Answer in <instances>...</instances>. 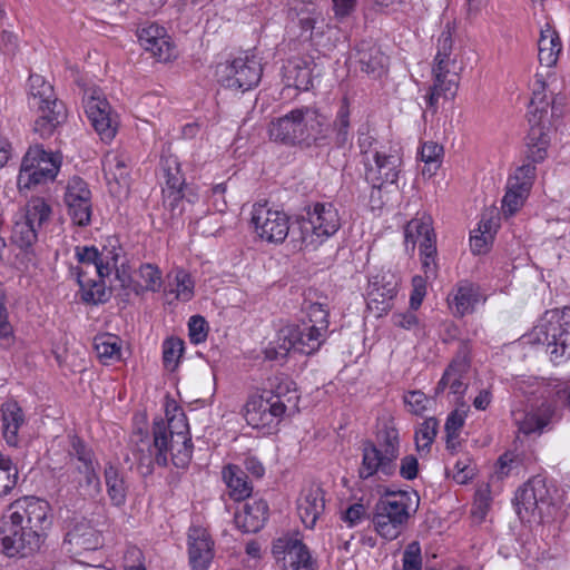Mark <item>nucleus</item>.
Masks as SVG:
<instances>
[{
    "instance_id": "obj_1",
    "label": "nucleus",
    "mask_w": 570,
    "mask_h": 570,
    "mask_svg": "<svg viewBox=\"0 0 570 570\" xmlns=\"http://www.w3.org/2000/svg\"><path fill=\"white\" fill-rule=\"evenodd\" d=\"M193 449L187 417L177 409L167 421L154 420L151 435L138 430L130 438V453L144 476L150 475L156 465L167 466L169 458L176 468H186Z\"/></svg>"
},
{
    "instance_id": "obj_2",
    "label": "nucleus",
    "mask_w": 570,
    "mask_h": 570,
    "mask_svg": "<svg viewBox=\"0 0 570 570\" xmlns=\"http://www.w3.org/2000/svg\"><path fill=\"white\" fill-rule=\"evenodd\" d=\"M294 383L287 377L274 376L268 387L258 395L250 396L244 407L248 425L269 434L276 430L292 399L297 400Z\"/></svg>"
},
{
    "instance_id": "obj_3",
    "label": "nucleus",
    "mask_w": 570,
    "mask_h": 570,
    "mask_svg": "<svg viewBox=\"0 0 570 570\" xmlns=\"http://www.w3.org/2000/svg\"><path fill=\"white\" fill-rule=\"evenodd\" d=\"M528 341L547 346L550 360L560 364L570 358V307L547 311L528 334Z\"/></svg>"
},
{
    "instance_id": "obj_4",
    "label": "nucleus",
    "mask_w": 570,
    "mask_h": 570,
    "mask_svg": "<svg viewBox=\"0 0 570 570\" xmlns=\"http://www.w3.org/2000/svg\"><path fill=\"white\" fill-rule=\"evenodd\" d=\"M341 228V217L332 203H315L307 216L297 220V230L292 229V240L299 248H317Z\"/></svg>"
},
{
    "instance_id": "obj_5",
    "label": "nucleus",
    "mask_w": 570,
    "mask_h": 570,
    "mask_svg": "<svg viewBox=\"0 0 570 570\" xmlns=\"http://www.w3.org/2000/svg\"><path fill=\"white\" fill-rule=\"evenodd\" d=\"M376 443H364L362 451V463L358 468V476L366 480L375 474L385 476L396 471V460L400 454L399 431L385 424L376 436Z\"/></svg>"
},
{
    "instance_id": "obj_6",
    "label": "nucleus",
    "mask_w": 570,
    "mask_h": 570,
    "mask_svg": "<svg viewBox=\"0 0 570 570\" xmlns=\"http://www.w3.org/2000/svg\"><path fill=\"white\" fill-rule=\"evenodd\" d=\"M326 336L306 323L284 326L277 332L276 340L265 348V357L284 361L291 351L311 355L321 348Z\"/></svg>"
},
{
    "instance_id": "obj_7",
    "label": "nucleus",
    "mask_w": 570,
    "mask_h": 570,
    "mask_svg": "<svg viewBox=\"0 0 570 570\" xmlns=\"http://www.w3.org/2000/svg\"><path fill=\"white\" fill-rule=\"evenodd\" d=\"M60 153L47 151L42 145H31L26 153L18 175L19 190H29L52 181L60 169Z\"/></svg>"
},
{
    "instance_id": "obj_8",
    "label": "nucleus",
    "mask_w": 570,
    "mask_h": 570,
    "mask_svg": "<svg viewBox=\"0 0 570 570\" xmlns=\"http://www.w3.org/2000/svg\"><path fill=\"white\" fill-rule=\"evenodd\" d=\"M410 498L407 493H391L381 499L375 507L373 522L377 533L386 539H396L410 518Z\"/></svg>"
},
{
    "instance_id": "obj_9",
    "label": "nucleus",
    "mask_w": 570,
    "mask_h": 570,
    "mask_svg": "<svg viewBox=\"0 0 570 570\" xmlns=\"http://www.w3.org/2000/svg\"><path fill=\"white\" fill-rule=\"evenodd\" d=\"M77 83L83 90L82 102L91 126L102 141L112 140L118 130V120L104 91L96 86L87 87L80 81Z\"/></svg>"
},
{
    "instance_id": "obj_10",
    "label": "nucleus",
    "mask_w": 570,
    "mask_h": 570,
    "mask_svg": "<svg viewBox=\"0 0 570 570\" xmlns=\"http://www.w3.org/2000/svg\"><path fill=\"white\" fill-rule=\"evenodd\" d=\"M104 544L101 533L85 518L73 519L67 527L63 539L66 551L79 563L90 564L87 556Z\"/></svg>"
},
{
    "instance_id": "obj_11",
    "label": "nucleus",
    "mask_w": 570,
    "mask_h": 570,
    "mask_svg": "<svg viewBox=\"0 0 570 570\" xmlns=\"http://www.w3.org/2000/svg\"><path fill=\"white\" fill-rule=\"evenodd\" d=\"M12 509L11 525L30 528L32 531L47 535V531L51 527V508L48 501L36 497H24L17 500Z\"/></svg>"
},
{
    "instance_id": "obj_12",
    "label": "nucleus",
    "mask_w": 570,
    "mask_h": 570,
    "mask_svg": "<svg viewBox=\"0 0 570 570\" xmlns=\"http://www.w3.org/2000/svg\"><path fill=\"white\" fill-rule=\"evenodd\" d=\"M546 86L541 83L540 89L533 91L530 102L529 139L531 142H550L557 140V130L552 127L550 118L556 114V105L547 100Z\"/></svg>"
},
{
    "instance_id": "obj_13",
    "label": "nucleus",
    "mask_w": 570,
    "mask_h": 570,
    "mask_svg": "<svg viewBox=\"0 0 570 570\" xmlns=\"http://www.w3.org/2000/svg\"><path fill=\"white\" fill-rule=\"evenodd\" d=\"M250 222L257 236L267 243L282 244L289 235V217L266 204L253 206Z\"/></svg>"
},
{
    "instance_id": "obj_14",
    "label": "nucleus",
    "mask_w": 570,
    "mask_h": 570,
    "mask_svg": "<svg viewBox=\"0 0 570 570\" xmlns=\"http://www.w3.org/2000/svg\"><path fill=\"white\" fill-rule=\"evenodd\" d=\"M222 82L226 88L247 91L255 87L262 77V66L254 57L245 55L235 58L224 67Z\"/></svg>"
},
{
    "instance_id": "obj_15",
    "label": "nucleus",
    "mask_w": 570,
    "mask_h": 570,
    "mask_svg": "<svg viewBox=\"0 0 570 570\" xmlns=\"http://www.w3.org/2000/svg\"><path fill=\"white\" fill-rule=\"evenodd\" d=\"M65 204L72 223L78 226H88L91 222V191L87 183L78 177H72L66 187Z\"/></svg>"
},
{
    "instance_id": "obj_16",
    "label": "nucleus",
    "mask_w": 570,
    "mask_h": 570,
    "mask_svg": "<svg viewBox=\"0 0 570 570\" xmlns=\"http://www.w3.org/2000/svg\"><path fill=\"white\" fill-rule=\"evenodd\" d=\"M399 287L397 278L391 273H383L373 276L370 279L366 305L367 308L381 317L389 313L393 307V299L396 296Z\"/></svg>"
},
{
    "instance_id": "obj_17",
    "label": "nucleus",
    "mask_w": 570,
    "mask_h": 570,
    "mask_svg": "<svg viewBox=\"0 0 570 570\" xmlns=\"http://www.w3.org/2000/svg\"><path fill=\"white\" fill-rule=\"evenodd\" d=\"M272 551L283 570H313L311 554L298 539L278 538Z\"/></svg>"
},
{
    "instance_id": "obj_18",
    "label": "nucleus",
    "mask_w": 570,
    "mask_h": 570,
    "mask_svg": "<svg viewBox=\"0 0 570 570\" xmlns=\"http://www.w3.org/2000/svg\"><path fill=\"white\" fill-rule=\"evenodd\" d=\"M46 537L30 528L11 525L9 534L1 540L2 550L10 558H28L40 550Z\"/></svg>"
},
{
    "instance_id": "obj_19",
    "label": "nucleus",
    "mask_w": 570,
    "mask_h": 570,
    "mask_svg": "<svg viewBox=\"0 0 570 570\" xmlns=\"http://www.w3.org/2000/svg\"><path fill=\"white\" fill-rule=\"evenodd\" d=\"M456 65L455 57H439L434 58L433 76L434 83L430 87V92L426 96L429 107H434L439 97L448 92L454 94L458 87V73L454 70Z\"/></svg>"
},
{
    "instance_id": "obj_20",
    "label": "nucleus",
    "mask_w": 570,
    "mask_h": 570,
    "mask_svg": "<svg viewBox=\"0 0 570 570\" xmlns=\"http://www.w3.org/2000/svg\"><path fill=\"white\" fill-rule=\"evenodd\" d=\"M215 556L214 541L202 527H193L188 532V559L191 570H208Z\"/></svg>"
},
{
    "instance_id": "obj_21",
    "label": "nucleus",
    "mask_w": 570,
    "mask_h": 570,
    "mask_svg": "<svg viewBox=\"0 0 570 570\" xmlns=\"http://www.w3.org/2000/svg\"><path fill=\"white\" fill-rule=\"evenodd\" d=\"M470 361L464 352L458 353L445 368L441 380L435 387V394L450 389L451 393L462 397L469 386L468 374Z\"/></svg>"
},
{
    "instance_id": "obj_22",
    "label": "nucleus",
    "mask_w": 570,
    "mask_h": 570,
    "mask_svg": "<svg viewBox=\"0 0 570 570\" xmlns=\"http://www.w3.org/2000/svg\"><path fill=\"white\" fill-rule=\"evenodd\" d=\"M317 116V111L312 108L294 109L286 116L272 122L269 127V137L274 142H295L303 134V120L307 115Z\"/></svg>"
},
{
    "instance_id": "obj_23",
    "label": "nucleus",
    "mask_w": 570,
    "mask_h": 570,
    "mask_svg": "<svg viewBox=\"0 0 570 570\" xmlns=\"http://www.w3.org/2000/svg\"><path fill=\"white\" fill-rule=\"evenodd\" d=\"M355 58L361 70L374 79L387 71L389 57L372 41H361L356 46Z\"/></svg>"
},
{
    "instance_id": "obj_24",
    "label": "nucleus",
    "mask_w": 570,
    "mask_h": 570,
    "mask_svg": "<svg viewBox=\"0 0 570 570\" xmlns=\"http://www.w3.org/2000/svg\"><path fill=\"white\" fill-rule=\"evenodd\" d=\"M1 432L9 446L20 444V431L26 425L23 410L16 401H7L1 405Z\"/></svg>"
},
{
    "instance_id": "obj_25",
    "label": "nucleus",
    "mask_w": 570,
    "mask_h": 570,
    "mask_svg": "<svg viewBox=\"0 0 570 570\" xmlns=\"http://www.w3.org/2000/svg\"><path fill=\"white\" fill-rule=\"evenodd\" d=\"M324 510V492L320 487H309L302 491L297 500V512L306 528L312 529Z\"/></svg>"
},
{
    "instance_id": "obj_26",
    "label": "nucleus",
    "mask_w": 570,
    "mask_h": 570,
    "mask_svg": "<svg viewBox=\"0 0 570 570\" xmlns=\"http://www.w3.org/2000/svg\"><path fill=\"white\" fill-rule=\"evenodd\" d=\"M28 102L31 107L46 112L50 107L63 104L56 96L53 86L42 76L31 73L28 81Z\"/></svg>"
},
{
    "instance_id": "obj_27",
    "label": "nucleus",
    "mask_w": 570,
    "mask_h": 570,
    "mask_svg": "<svg viewBox=\"0 0 570 570\" xmlns=\"http://www.w3.org/2000/svg\"><path fill=\"white\" fill-rule=\"evenodd\" d=\"M129 157L118 150L108 151L102 159V170L112 193H120L128 183Z\"/></svg>"
},
{
    "instance_id": "obj_28",
    "label": "nucleus",
    "mask_w": 570,
    "mask_h": 570,
    "mask_svg": "<svg viewBox=\"0 0 570 570\" xmlns=\"http://www.w3.org/2000/svg\"><path fill=\"white\" fill-rule=\"evenodd\" d=\"M268 517V504L259 499L244 504L243 510L235 513V523L246 533L258 532Z\"/></svg>"
},
{
    "instance_id": "obj_29",
    "label": "nucleus",
    "mask_w": 570,
    "mask_h": 570,
    "mask_svg": "<svg viewBox=\"0 0 570 570\" xmlns=\"http://www.w3.org/2000/svg\"><path fill=\"white\" fill-rule=\"evenodd\" d=\"M381 147L380 150L371 153L375 166H371L370 171H376L379 175L377 179H380L382 184H394L399 178L397 168L401 165L400 150H392L391 148L387 150L386 145H382Z\"/></svg>"
},
{
    "instance_id": "obj_30",
    "label": "nucleus",
    "mask_w": 570,
    "mask_h": 570,
    "mask_svg": "<svg viewBox=\"0 0 570 570\" xmlns=\"http://www.w3.org/2000/svg\"><path fill=\"white\" fill-rule=\"evenodd\" d=\"M562 45L558 32L549 23H546L540 30L538 40V58L541 66L551 68L556 66Z\"/></svg>"
},
{
    "instance_id": "obj_31",
    "label": "nucleus",
    "mask_w": 570,
    "mask_h": 570,
    "mask_svg": "<svg viewBox=\"0 0 570 570\" xmlns=\"http://www.w3.org/2000/svg\"><path fill=\"white\" fill-rule=\"evenodd\" d=\"M552 410L550 405H542L533 411L519 412L514 416V422L520 433L524 435L541 434L544 428L550 423Z\"/></svg>"
},
{
    "instance_id": "obj_32",
    "label": "nucleus",
    "mask_w": 570,
    "mask_h": 570,
    "mask_svg": "<svg viewBox=\"0 0 570 570\" xmlns=\"http://www.w3.org/2000/svg\"><path fill=\"white\" fill-rule=\"evenodd\" d=\"M478 289L469 282H461L448 296L449 307L455 316L472 313L478 302Z\"/></svg>"
},
{
    "instance_id": "obj_33",
    "label": "nucleus",
    "mask_w": 570,
    "mask_h": 570,
    "mask_svg": "<svg viewBox=\"0 0 570 570\" xmlns=\"http://www.w3.org/2000/svg\"><path fill=\"white\" fill-rule=\"evenodd\" d=\"M105 484L107 494L112 505L122 507L127 501L128 485L125 480L122 470L108 462L104 470Z\"/></svg>"
},
{
    "instance_id": "obj_34",
    "label": "nucleus",
    "mask_w": 570,
    "mask_h": 570,
    "mask_svg": "<svg viewBox=\"0 0 570 570\" xmlns=\"http://www.w3.org/2000/svg\"><path fill=\"white\" fill-rule=\"evenodd\" d=\"M429 237L436 244L435 234L432 227V220L429 216L411 219L404 228V242L407 252H414L416 244L419 247Z\"/></svg>"
},
{
    "instance_id": "obj_35",
    "label": "nucleus",
    "mask_w": 570,
    "mask_h": 570,
    "mask_svg": "<svg viewBox=\"0 0 570 570\" xmlns=\"http://www.w3.org/2000/svg\"><path fill=\"white\" fill-rule=\"evenodd\" d=\"M223 480L235 501L245 500L253 491L246 473L235 464L226 465L222 471Z\"/></svg>"
},
{
    "instance_id": "obj_36",
    "label": "nucleus",
    "mask_w": 570,
    "mask_h": 570,
    "mask_svg": "<svg viewBox=\"0 0 570 570\" xmlns=\"http://www.w3.org/2000/svg\"><path fill=\"white\" fill-rule=\"evenodd\" d=\"M67 111L63 104H58L50 107L46 112H42L33 125V134L37 135L36 139H50L58 127L66 120Z\"/></svg>"
},
{
    "instance_id": "obj_37",
    "label": "nucleus",
    "mask_w": 570,
    "mask_h": 570,
    "mask_svg": "<svg viewBox=\"0 0 570 570\" xmlns=\"http://www.w3.org/2000/svg\"><path fill=\"white\" fill-rule=\"evenodd\" d=\"M198 200V194L191 187L185 190L163 193V204L171 219H178L186 210V204L193 205Z\"/></svg>"
},
{
    "instance_id": "obj_38",
    "label": "nucleus",
    "mask_w": 570,
    "mask_h": 570,
    "mask_svg": "<svg viewBox=\"0 0 570 570\" xmlns=\"http://www.w3.org/2000/svg\"><path fill=\"white\" fill-rule=\"evenodd\" d=\"M72 483L78 494L83 499H95L101 491L100 480L96 473V466H77Z\"/></svg>"
},
{
    "instance_id": "obj_39",
    "label": "nucleus",
    "mask_w": 570,
    "mask_h": 570,
    "mask_svg": "<svg viewBox=\"0 0 570 570\" xmlns=\"http://www.w3.org/2000/svg\"><path fill=\"white\" fill-rule=\"evenodd\" d=\"M94 348L98 358L106 365L121 360V340L117 335H97L94 338Z\"/></svg>"
},
{
    "instance_id": "obj_40",
    "label": "nucleus",
    "mask_w": 570,
    "mask_h": 570,
    "mask_svg": "<svg viewBox=\"0 0 570 570\" xmlns=\"http://www.w3.org/2000/svg\"><path fill=\"white\" fill-rule=\"evenodd\" d=\"M165 184L163 186V193L185 190V187H189L185 183V178L180 170V164L177 158L169 156L161 161Z\"/></svg>"
},
{
    "instance_id": "obj_41",
    "label": "nucleus",
    "mask_w": 570,
    "mask_h": 570,
    "mask_svg": "<svg viewBox=\"0 0 570 570\" xmlns=\"http://www.w3.org/2000/svg\"><path fill=\"white\" fill-rule=\"evenodd\" d=\"M139 277L144 281V284L137 282L135 285V295L141 296L147 292L156 293L163 285L161 271L158 266L146 263L141 264L138 269Z\"/></svg>"
},
{
    "instance_id": "obj_42",
    "label": "nucleus",
    "mask_w": 570,
    "mask_h": 570,
    "mask_svg": "<svg viewBox=\"0 0 570 570\" xmlns=\"http://www.w3.org/2000/svg\"><path fill=\"white\" fill-rule=\"evenodd\" d=\"M121 248L117 239L109 240V244L99 250V261L96 266V274L100 279L109 276L118 267Z\"/></svg>"
},
{
    "instance_id": "obj_43",
    "label": "nucleus",
    "mask_w": 570,
    "mask_h": 570,
    "mask_svg": "<svg viewBox=\"0 0 570 570\" xmlns=\"http://www.w3.org/2000/svg\"><path fill=\"white\" fill-rule=\"evenodd\" d=\"M51 214L52 208L43 198L33 197L27 203L22 217L39 230L50 219Z\"/></svg>"
},
{
    "instance_id": "obj_44",
    "label": "nucleus",
    "mask_w": 570,
    "mask_h": 570,
    "mask_svg": "<svg viewBox=\"0 0 570 570\" xmlns=\"http://www.w3.org/2000/svg\"><path fill=\"white\" fill-rule=\"evenodd\" d=\"M514 505L520 519H530L532 517H540L539 505L537 504L534 495H532L530 488L527 483L519 488L514 497Z\"/></svg>"
},
{
    "instance_id": "obj_45",
    "label": "nucleus",
    "mask_w": 570,
    "mask_h": 570,
    "mask_svg": "<svg viewBox=\"0 0 570 570\" xmlns=\"http://www.w3.org/2000/svg\"><path fill=\"white\" fill-rule=\"evenodd\" d=\"M19 481V471L11 458L0 453V498L8 495Z\"/></svg>"
},
{
    "instance_id": "obj_46",
    "label": "nucleus",
    "mask_w": 570,
    "mask_h": 570,
    "mask_svg": "<svg viewBox=\"0 0 570 570\" xmlns=\"http://www.w3.org/2000/svg\"><path fill=\"white\" fill-rule=\"evenodd\" d=\"M38 238V229L23 217L17 220L12 228L11 239L21 249L30 248Z\"/></svg>"
},
{
    "instance_id": "obj_47",
    "label": "nucleus",
    "mask_w": 570,
    "mask_h": 570,
    "mask_svg": "<svg viewBox=\"0 0 570 570\" xmlns=\"http://www.w3.org/2000/svg\"><path fill=\"white\" fill-rule=\"evenodd\" d=\"M439 422L435 417L425 419L415 430V444L419 452H429L438 433Z\"/></svg>"
},
{
    "instance_id": "obj_48",
    "label": "nucleus",
    "mask_w": 570,
    "mask_h": 570,
    "mask_svg": "<svg viewBox=\"0 0 570 570\" xmlns=\"http://www.w3.org/2000/svg\"><path fill=\"white\" fill-rule=\"evenodd\" d=\"M419 155L424 163L423 174L433 176L442 163L444 155L443 145H421Z\"/></svg>"
},
{
    "instance_id": "obj_49",
    "label": "nucleus",
    "mask_w": 570,
    "mask_h": 570,
    "mask_svg": "<svg viewBox=\"0 0 570 570\" xmlns=\"http://www.w3.org/2000/svg\"><path fill=\"white\" fill-rule=\"evenodd\" d=\"M184 353V341L178 337H168L163 343V363L169 371H175Z\"/></svg>"
},
{
    "instance_id": "obj_50",
    "label": "nucleus",
    "mask_w": 570,
    "mask_h": 570,
    "mask_svg": "<svg viewBox=\"0 0 570 570\" xmlns=\"http://www.w3.org/2000/svg\"><path fill=\"white\" fill-rule=\"evenodd\" d=\"M535 178V166L530 163H524L519 166L512 175L508 178V185L512 188L523 189V191H530Z\"/></svg>"
},
{
    "instance_id": "obj_51",
    "label": "nucleus",
    "mask_w": 570,
    "mask_h": 570,
    "mask_svg": "<svg viewBox=\"0 0 570 570\" xmlns=\"http://www.w3.org/2000/svg\"><path fill=\"white\" fill-rule=\"evenodd\" d=\"M307 321L303 323L308 324L313 328H317L318 332L327 335L328 333V309L321 303H311L306 307Z\"/></svg>"
},
{
    "instance_id": "obj_52",
    "label": "nucleus",
    "mask_w": 570,
    "mask_h": 570,
    "mask_svg": "<svg viewBox=\"0 0 570 570\" xmlns=\"http://www.w3.org/2000/svg\"><path fill=\"white\" fill-rule=\"evenodd\" d=\"M466 413L463 410L452 411L445 421L446 448L455 449L460 431L464 425Z\"/></svg>"
},
{
    "instance_id": "obj_53",
    "label": "nucleus",
    "mask_w": 570,
    "mask_h": 570,
    "mask_svg": "<svg viewBox=\"0 0 570 570\" xmlns=\"http://www.w3.org/2000/svg\"><path fill=\"white\" fill-rule=\"evenodd\" d=\"M532 495H534L537 504L539 505L540 514L542 515L544 510L551 504V494L547 485V481L541 475H535L527 482Z\"/></svg>"
},
{
    "instance_id": "obj_54",
    "label": "nucleus",
    "mask_w": 570,
    "mask_h": 570,
    "mask_svg": "<svg viewBox=\"0 0 570 570\" xmlns=\"http://www.w3.org/2000/svg\"><path fill=\"white\" fill-rule=\"evenodd\" d=\"M69 455L76 458L81 468L96 466L92 450L77 435L70 436Z\"/></svg>"
},
{
    "instance_id": "obj_55",
    "label": "nucleus",
    "mask_w": 570,
    "mask_h": 570,
    "mask_svg": "<svg viewBox=\"0 0 570 570\" xmlns=\"http://www.w3.org/2000/svg\"><path fill=\"white\" fill-rule=\"evenodd\" d=\"M176 288L167 291L165 289L166 295L175 294V298L188 302L194 295V282L188 273L184 269L177 271L175 275Z\"/></svg>"
},
{
    "instance_id": "obj_56",
    "label": "nucleus",
    "mask_w": 570,
    "mask_h": 570,
    "mask_svg": "<svg viewBox=\"0 0 570 570\" xmlns=\"http://www.w3.org/2000/svg\"><path fill=\"white\" fill-rule=\"evenodd\" d=\"M287 79L293 80V85L298 90H308L312 86V71L305 63H295L287 68Z\"/></svg>"
},
{
    "instance_id": "obj_57",
    "label": "nucleus",
    "mask_w": 570,
    "mask_h": 570,
    "mask_svg": "<svg viewBox=\"0 0 570 570\" xmlns=\"http://www.w3.org/2000/svg\"><path fill=\"white\" fill-rule=\"evenodd\" d=\"M530 191H523V189L512 188L511 185L507 184V191L502 199V209L504 214L513 215L523 205Z\"/></svg>"
},
{
    "instance_id": "obj_58",
    "label": "nucleus",
    "mask_w": 570,
    "mask_h": 570,
    "mask_svg": "<svg viewBox=\"0 0 570 570\" xmlns=\"http://www.w3.org/2000/svg\"><path fill=\"white\" fill-rule=\"evenodd\" d=\"M420 255L425 277H434L436 273V244L432 243L431 239L426 237L420 246Z\"/></svg>"
},
{
    "instance_id": "obj_59",
    "label": "nucleus",
    "mask_w": 570,
    "mask_h": 570,
    "mask_svg": "<svg viewBox=\"0 0 570 570\" xmlns=\"http://www.w3.org/2000/svg\"><path fill=\"white\" fill-rule=\"evenodd\" d=\"M146 50L150 51L159 61H168L174 56V47L165 33L154 42H148Z\"/></svg>"
},
{
    "instance_id": "obj_60",
    "label": "nucleus",
    "mask_w": 570,
    "mask_h": 570,
    "mask_svg": "<svg viewBox=\"0 0 570 570\" xmlns=\"http://www.w3.org/2000/svg\"><path fill=\"white\" fill-rule=\"evenodd\" d=\"M403 570H420L422 567L421 547L419 542H411L403 552Z\"/></svg>"
},
{
    "instance_id": "obj_61",
    "label": "nucleus",
    "mask_w": 570,
    "mask_h": 570,
    "mask_svg": "<svg viewBox=\"0 0 570 570\" xmlns=\"http://www.w3.org/2000/svg\"><path fill=\"white\" fill-rule=\"evenodd\" d=\"M189 340L193 344H200L207 338V322L200 315H194L188 322Z\"/></svg>"
},
{
    "instance_id": "obj_62",
    "label": "nucleus",
    "mask_w": 570,
    "mask_h": 570,
    "mask_svg": "<svg viewBox=\"0 0 570 570\" xmlns=\"http://www.w3.org/2000/svg\"><path fill=\"white\" fill-rule=\"evenodd\" d=\"M334 126L337 131V140L345 142L348 138L350 128V109L346 99L343 100L340 107Z\"/></svg>"
},
{
    "instance_id": "obj_63",
    "label": "nucleus",
    "mask_w": 570,
    "mask_h": 570,
    "mask_svg": "<svg viewBox=\"0 0 570 570\" xmlns=\"http://www.w3.org/2000/svg\"><path fill=\"white\" fill-rule=\"evenodd\" d=\"M478 232L481 233V235H473L470 239V246L474 254H483L489 249V243L492 238V236L489 234V227L488 224H480Z\"/></svg>"
},
{
    "instance_id": "obj_64",
    "label": "nucleus",
    "mask_w": 570,
    "mask_h": 570,
    "mask_svg": "<svg viewBox=\"0 0 570 570\" xmlns=\"http://www.w3.org/2000/svg\"><path fill=\"white\" fill-rule=\"evenodd\" d=\"M144 553L137 547H129L124 554L125 570H146Z\"/></svg>"
}]
</instances>
